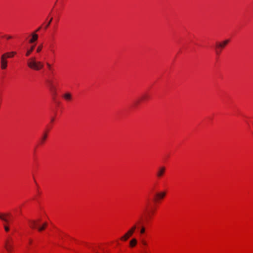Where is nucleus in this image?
<instances>
[{"mask_svg": "<svg viewBox=\"0 0 253 253\" xmlns=\"http://www.w3.org/2000/svg\"><path fill=\"white\" fill-rule=\"evenodd\" d=\"M145 228L144 226H141L140 227V233L141 234H143L145 233Z\"/></svg>", "mask_w": 253, "mask_h": 253, "instance_id": "obj_17", "label": "nucleus"}, {"mask_svg": "<svg viewBox=\"0 0 253 253\" xmlns=\"http://www.w3.org/2000/svg\"><path fill=\"white\" fill-rule=\"evenodd\" d=\"M166 171V168L164 166H161L158 168L156 171V176L158 178L162 177Z\"/></svg>", "mask_w": 253, "mask_h": 253, "instance_id": "obj_6", "label": "nucleus"}, {"mask_svg": "<svg viewBox=\"0 0 253 253\" xmlns=\"http://www.w3.org/2000/svg\"><path fill=\"white\" fill-rule=\"evenodd\" d=\"M47 223L46 222H44L43 223L42 226L39 227L37 228L39 231H42L43 230L45 227L47 226Z\"/></svg>", "mask_w": 253, "mask_h": 253, "instance_id": "obj_14", "label": "nucleus"}, {"mask_svg": "<svg viewBox=\"0 0 253 253\" xmlns=\"http://www.w3.org/2000/svg\"><path fill=\"white\" fill-rule=\"evenodd\" d=\"M32 38L29 41V42L30 43L34 42L37 41L38 40V35L37 34H35V33L32 34Z\"/></svg>", "mask_w": 253, "mask_h": 253, "instance_id": "obj_10", "label": "nucleus"}, {"mask_svg": "<svg viewBox=\"0 0 253 253\" xmlns=\"http://www.w3.org/2000/svg\"><path fill=\"white\" fill-rule=\"evenodd\" d=\"M5 53H7V54H8V55L11 56L9 58H11V57H13V56L16 54V52L14 51H11L10 52H6Z\"/></svg>", "mask_w": 253, "mask_h": 253, "instance_id": "obj_18", "label": "nucleus"}, {"mask_svg": "<svg viewBox=\"0 0 253 253\" xmlns=\"http://www.w3.org/2000/svg\"><path fill=\"white\" fill-rule=\"evenodd\" d=\"M43 136L41 138V142L42 143H43L44 141L45 140V139H46L47 138V131H45L43 133Z\"/></svg>", "mask_w": 253, "mask_h": 253, "instance_id": "obj_15", "label": "nucleus"}, {"mask_svg": "<svg viewBox=\"0 0 253 253\" xmlns=\"http://www.w3.org/2000/svg\"><path fill=\"white\" fill-rule=\"evenodd\" d=\"M54 118H52L51 120V122H53L54 121Z\"/></svg>", "mask_w": 253, "mask_h": 253, "instance_id": "obj_26", "label": "nucleus"}, {"mask_svg": "<svg viewBox=\"0 0 253 253\" xmlns=\"http://www.w3.org/2000/svg\"><path fill=\"white\" fill-rule=\"evenodd\" d=\"M52 18L51 17L50 20H49V21L48 22H47V24H46V25L45 26V27H44V29H46L49 26V25H50L52 21Z\"/></svg>", "mask_w": 253, "mask_h": 253, "instance_id": "obj_16", "label": "nucleus"}, {"mask_svg": "<svg viewBox=\"0 0 253 253\" xmlns=\"http://www.w3.org/2000/svg\"><path fill=\"white\" fill-rule=\"evenodd\" d=\"M143 244L144 245H146V243L145 241H143Z\"/></svg>", "mask_w": 253, "mask_h": 253, "instance_id": "obj_25", "label": "nucleus"}, {"mask_svg": "<svg viewBox=\"0 0 253 253\" xmlns=\"http://www.w3.org/2000/svg\"><path fill=\"white\" fill-rule=\"evenodd\" d=\"M41 29V27H39L36 31V32H38Z\"/></svg>", "mask_w": 253, "mask_h": 253, "instance_id": "obj_24", "label": "nucleus"}, {"mask_svg": "<svg viewBox=\"0 0 253 253\" xmlns=\"http://www.w3.org/2000/svg\"><path fill=\"white\" fill-rule=\"evenodd\" d=\"M42 49V45L39 46L37 49V52H40L41 51Z\"/></svg>", "mask_w": 253, "mask_h": 253, "instance_id": "obj_22", "label": "nucleus"}, {"mask_svg": "<svg viewBox=\"0 0 253 253\" xmlns=\"http://www.w3.org/2000/svg\"><path fill=\"white\" fill-rule=\"evenodd\" d=\"M11 214L10 213H0V219L7 224L10 221Z\"/></svg>", "mask_w": 253, "mask_h": 253, "instance_id": "obj_5", "label": "nucleus"}, {"mask_svg": "<svg viewBox=\"0 0 253 253\" xmlns=\"http://www.w3.org/2000/svg\"><path fill=\"white\" fill-rule=\"evenodd\" d=\"M3 226H4V230L6 232H8L9 230V228L7 225L4 224Z\"/></svg>", "mask_w": 253, "mask_h": 253, "instance_id": "obj_20", "label": "nucleus"}, {"mask_svg": "<svg viewBox=\"0 0 253 253\" xmlns=\"http://www.w3.org/2000/svg\"><path fill=\"white\" fill-rule=\"evenodd\" d=\"M32 242V240H29V243H30V244H31Z\"/></svg>", "mask_w": 253, "mask_h": 253, "instance_id": "obj_27", "label": "nucleus"}, {"mask_svg": "<svg viewBox=\"0 0 253 253\" xmlns=\"http://www.w3.org/2000/svg\"><path fill=\"white\" fill-rule=\"evenodd\" d=\"M46 65H47V66L48 69L49 70H51H51H52V67H51V64H50L49 63H46Z\"/></svg>", "mask_w": 253, "mask_h": 253, "instance_id": "obj_21", "label": "nucleus"}, {"mask_svg": "<svg viewBox=\"0 0 253 253\" xmlns=\"http://www.w3.org/2000/svg\"><path fill=\"white\" fill-rule=\"evenodd\" d=\"M28 221L30 227L32 229H35L38 226V221L28 219Z\"/></svg>", "mask_w": 253, "mask_h": 253, "instance_id": "obj_7", "label": "nucleus"}, {"mask_svg": "<svg viewBox=\"0 0 253 253\" xmlns=\"http://www.w3.org/2000/svg\"><path fill=\"white\" fill-rule=\"evenodd\" d=\"M27 66L31 69L39 71L43 67V63L38 61L35 57H32L27 61Z\"/></svg>", "mask_w": 253, "mask_h": 253, "instance_id": "obj_1", "label": "nucleus"}, {"mask_svg": "<svg viewBox=\"0 0 253 253\" xmlns=\"http://www.w3.org/2000/svg\"><path fill=\"white\" fill-rule=\"evenodd\" d=\"M34 48H35L34 45L32 46L31 47V48L27 51L26 53V56H29L31 54V53L32 52L33 50L34 49Z\"/></svg>", "mask_w": 253, "mask_h": 253, "instance_id": "obj_13", "label": "nucleus"}, {"mask_svg": "<svg viewBox=\"0 0 253 253\" xmlns=\"http://www.w3.org/2000/svg\"><path fill=\"white\" fill-rule=\"evenodd\" d=\"M63 97L67 101L71 100L72 99V95L70 93H65Z\"/></svg>", "mask_w": 253, "mask_h": 253, "instance_id": "obj_11", "label": "nucleus"}, {"mask_svg": "<svg viewBox=\"0 0 253 253\" xmlns=\"http://www.w3.org/2000/svg\"><path fill=\"white\" fill-rule=\"evenodd\" d=\"M229 40H226L222 42L217 43L216 45V49L215 52L217 54H220L221 51L222 49L224 48L225 46L229 42Z\"/></svg>", "mask_w": 253, "mask_h": 253, "instance_id": "obj_4", "label": "nucleus"}, {"mask_svg": "<svg viewBox=\"0 0 253 253\" xmlns=\"http://www.w3.org/2000/svg\"><path fill=\"white\" fill-rule=\"evenodd\" d=\"M50 90L51 91L54 93L55 94L56 92H55V87L53 86V85H52L51 84L50 85Z\"/></svg>", "mask_w": 253, "mask_h": 253, "instance_id": "obj_19", "label": "nucleus"}, {"mask_svg": "<svg viewBox=\"0 0 253 253\" xmlns=\"http://www.w3.org/2000/svg\"><path fill=\"white\" fill-rule=\"evenodd\" d=\"M4 37L7 39V40H9V39H10L12 38V37L11 36H8V35H5L4 36Z\"/></svg>", "mask_w": 253, "mask_h": 253, "instance_id": "obj_23", "label": "nucleus"}, {"mask_svg": "<svg viewBox=\"0 0 253 253\" xmlns=\"http://www.w3.org/2000/svg\"><path fill=\"white\" fill-rule=\"evenodd\" d=\"M4 247L8 252L11 253L12 252L13 246L8 240L5 241Z\"/></svg>", "mask_w": 253, "mask_h": 253, "instance_id": "obj_8", "label": "nucleus"}, {"mask_svg": "<svg viewBox=\"0 0 253 253\" xmlns=\"http://www.w3.org/2000/svg\"><path fill=\"white\" fill-rule=\"evenodd\" d=\"M137 228L138 227H137L136 224H134L124 236L121 238V240L122 241H126L132 235Z\"/></svg>", "mask_w": 253, "mask_h": 253, "instance_id": "obj_3", "label": "nucleus"}, {"mask_svg": "<svg viewBox=\"0 0 253 253\" xmlns=\"http://www.w3.org/2000/svg\"><path fill=\"white\" fill-rule=\"evenodd\" d=\"M136 244H137V240L135 238L132 239L130 240V243H129V245L131 247H134L136 245Z\"/></svg>", "mask_w": 253, "mask_h": 253, "instance_id": "obj_12", "label": "nucleus"}, {"mask_svg": "<svg viewBox=\"0 0 253 253\" xmlns=\"http://www.w3.org/2000/svg\"><path fill=\"white\" fill-rule=\"evenodd\" d=\"M10 56H11L8 55V54L7 53H4L1 55L0 59V68L2 70H4L7 68L8 62L7 59Z\"/></svg>", "mask_w": 253, "mask_h": 253, "instance_id": "obj_2", "label": "nucleus"}, {"mask_svg": "<svg viewBox=\"0 0 253 253\" xmlns=\"http://www.w3.org/2000/svg\"><path fill=\"white\" fill-rule=\"evenodd\" d=\"M140 223V221H137V222L136 223V224H139Z\"/></svg>", "mask_w": 253, "mask_h": 253, "instance_id": "obj_28", "label": "nucleus"}, {"mask_svg": "<svg viewBox=\"0 0 253 253\" xmlns=\"http://www.w3.org/2000/svg\"><path fill=\"white\" fill-rule=\"evenodd\" d=\"M166 193L165 192H161L159 193H157L156 195V200H159L161 199H163L166 196Z\"/></svg>", "mask_w": 253, "mask_h": 253, "instance_id": "obj_9", "label": "nucleus"}]
</instances>
